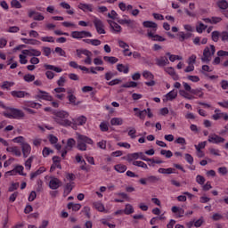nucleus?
I'll return each mask as SVG.
<instances>
[{"instance_id": "obj_1", "label": "nucleus", "mask_w": 228, "mask_h": 228, "mask_svg": "<svg viewBox=\"0 0 228 228\" xmlns=\"http://www.w3.org/2000/svg\"><path fill=\"white\" fill-rule=\"evenodd\" d=\"M54 121L56 124H59V126H62L63 127H74V123L67 119L69 118V112L59 110L54 112Z\"/></svg>"}, {"instance_id": "obj_2", "label": "nucleus", "mask_w": 228, "mask_h": 228, "mask_svg": "<svg viewBox=\"0 0 228 228\" xmlns=\"http://www.w3.org/2000/svg\"><path fill=\"white\" fill-rule=\"evenodd\" d=\"M8 110L7 112H4V117H6V118H14L15 120H22L26 117V114L22 110L7 107Z\"/></svg>"}, {"instance_id": "obj_3", "label": "nucleus", "mask_w": 228, "mask_h": 228, "mask_svg": "<svg viewBox=\"0 0 228 228\" xmlns=\"http://www.w3.org/2000/svg\"><path fill=\"white\" fill-rule=\"evenodd\" d=\"M86 144L94 145V140L86 135L78 134L77 149L82 151H86Z\"/></svg>"}, {"instance_id": "obj_4", "label": "nucleus", "mask_w": 228, "mask_h": 228, "mask_svg": "<svg viewBox=\"0 0 228 228\" xmlns=\"http://www.w3.org/2000/svg\"><path fill=\"white\" fill-rule=\"evenodd\" d=\"M216 53V49L215 48V45H210V46L205 47L203 51V58H201V61L204 63H209L211 61L212 56Z\"/></svg>"}, {"instance_id": "obj_5", "label": "nucleus", "mask_w": 228, "mask_h": 228, "mask_svg": "<svg viewBox=\"0 0 228 228\" xmlns=\"http://www.w3.org/2000/svg\"><path fill=\"white\" fill-rule=\"evenodd\" d=\"M71 38L75 40H82V38H92L93 35L90 31L82 30V31H72L70 34Z\"/></svg>"}, {"instance_id": "obj_6", "label": "nucleus", "mask_w": 228, "mask_h": 228, "mask_svg": "<svg viewBox=\"0 0 228 228\" xmlns=\"http://www.w3.org/2000/svg\"><path fill=\"white\" fill-rule=\"evenodd\" d=\"M93 24L98 35H106V30L104 29V22H102L101 19L94 17L93 20Z\"/></svg>"}, {"instance_id": "obj_7", "label": "nucleus", "mask_w": 228, "mask_h": 228, "mask_svg": "<svg viewBox=\"0 0 228 228\" xmlns=\"http://www.w3.org/2000/svg\"><path fill=\"white\" fill-rule=\"evenodd\" d=\"M208 142L209 143H215L216 145H218L219 143H224V142H225V139L216 134H210L208 135Z\"/></svg>"}, {"instance_id": "obj_8", "label": "nucleus", "mask_w": 228, "mask_h": 228, "mask_svg": "<svg viewBox=\"0 0 228 228\" xmlns=\"http://www.w3.org/2000/svg\"><path fill=\"white\" fill-rule=\"evenodd\" d=\"M61 184L62 183L61 182L60 179L54 176L50 177V181L48 184L50 190H58V188H61Z\"/></svg>"}, {"instance_id": "obj_9", "label": "nucleus", "mask_w": 228, "mask_h": 228, "mask_svg": "<svg viewBox=\"0 0 228 228\" xmlns=\"http://www.w3.org/2000/svg\"><path fill=\"white\" fill-rule=\"evenodd\" d=\"M147 37H148V38H151V40H153V42H165V40H167L165 37H163L158 34H154V32H152V30H151V29L147 30Z\"/></svg>"}, {"instance_id": "obj_10", "label": "nucleus", "mask_w": 228, "mask_h": 228, "mask_svg": "<svg viewBox=\"0 0 228 228\" xmlns=\"http://www.w3.org/2000/svg\"><path fill=\"white\" fill-rule=\"evenodd\" d=\"M158 181H159V177L156 176V175H150L146 178H141L139 180L140 184H142L143 186H146L147 183H158Z\"/></svg>"}, {"instance_id": "obj_11", "label": "nucleus", "mask_w": 228, "mask_h": 228, "mask_svg": "<svg viewBox=\"0 0 228 228\" xmlns=\"http://www.w3.org/2000/svg\"><path fill=\"white\" fill-rule=\"evenodd\" d=\"M22 54L25 56H34V58H37L38 56H42V52L37 49H28V50H22Z\"/></svg>"}, {"instance_id": "obj_12", "label": "nucleus", "mask_w": 228, "mask_h": 228, "mask_svg": "<svg viewBox=\"0 0 228 228\" xmlns=\"http://www.w3.org/2000/svg\"><path fill=\"white\" fill-rule=\"evenodd\" d=\"M11 95L14 99H24V97H30L29 93L26 91H12Z\"/></svg>"}, {"instance_id": "obj_13", "label": "nucleus", "mask_w": 228, "mask_h": 228, "mask_svg": "<svg viewBox=\"0 0 228 228\" xmlns=\"http://www.w3.org/2000/svg\"><path fill=\"white\" fill-rule=\"evenodd\" d=\"M37 99H42L43 101H53V96L45 91L37 90Z\"/></svg>"}, {"instance_id": "obj_14", "label": "nucleus", "mask_w": 228, "mask_h": 228, "mask_svg": "<svg viewBox=\"0 0 228 228\" xmlns=\"http://www.w3.org/2000/svg\"><path fill=\"white\" fill-rule=\"evenodd\" d=\"M118 45L121 47L123 50V54L124 56H133V53L129 52V45L123 40H118Z\"/></svg>"}, {"instance_id": "obj_15", "label": "nucleus", "mask_w": 228, "mask_h": 228, "mask_svg": "<svg viewBox=\"0 0 228 228\" xmlns=\"http://www.w3.org/2000/svg\"><path fill=\"white\" fill-rule=\"evenodd\" d=\"M165 72L171 76L174 81H179V75L175 73V69L173 67H167L164 69Z\"/></svg>"}, {"instance_id": "obj_16", "label": "nucleus", "mask_w": 228, "mask_h": 228, "mask_svg": "<svg viewBox=\"0 0 228 228\" xmlns=\"http://www.w3.org/2000/svg\"><path fill=\"white\" fill-rule=\"evenodd\" d=\"M156 61V65H158V67H167V65H168L170 63V61H168V58H167V56H160L159 58H157L155 60Z\"/></svg>"}, {"instance_id": "obj_17", "label": "nucleus", "mask_w": 228, "mask_h": 228, "mask_svg": "<svg viewBox=\"0 0 228 228\" xmlns=\"http://www.w3.org/2000/svg\"><path fill=\"white\" fill-rule=\"evenodd\" d=\"M28 17L33 18L34 20H44L45 19V17H44V14L36 11H29Z\"/></svg>"}, {"instance_id": "obj_18", "label": "nucleus", "mask_w": 228, "mask_h": 228, "mask_svg": "<svg viewBox=\"0 0 228 228\" xmlns=\"http://www.w3.org/2000/svg\"><path fill=\"white\" fill-rule=\"evenodd\" d=\"M7 152H12L17 158H20L22 156V151H20V148L17 146H10L6 148Z\"/></svg>"}, {"instance_id": "obj_19", "label": "nucleus", "mask_w": 228, "mask_h": 228, "mask_svg": "<svg viewBox=\"0 0 228 228\" xmlns=\"http://www.w3.org/2000/svg\"><path fill=\"white\" fill-rule=\"evenodd\" d=\"M78 8L79 10H82V12H84L85 13L90 12H94V4H83V3H80L78 4Z\"/></svg>"}, {"instance_id": "obj_20", "label": "nucleus", "mask_w": 228, "mask_h": 228, "mask_svg": "<svg viewBox=\"0 0 228 228\" xmlns=\"http://www.w3.org/2000/svg\"><path fill=\"white\" fill-rule=\"evenodd\" d=\"M22 108H34L35 110H40L42 104L31 101H27L23 102Z\"/></svg>"}, {"instance_id": "obj_21", "label": "nucleus", "mask_w": 228, "mask_h": 228, "mask_svg": "<svg viewBox=\"0 0 228 228\" xmlns=\"http://www.w3.org/2000/svg\"><path fill=\"white\" fill-rule=\"evenodd\" d=\"M21 151L23 158H28V156L31 154V145H29L28 142L21 144Z\"/></svg>"}, {"instance_id": "obj_22", "label": "nucleus", "mask_w": 228, "mask_h": 228, "mask_svg": "<svg viewBox=\"0 0 228 228\" xmlns=\"http://www.w3.org/2000/svg\"><path fill=\"white\" fill-rule=\"evenodd\" d=\"M143 28H151V32L156 33L158 31V24L154 21L146 20L142 22Z\"/></svg>"}, {"instance_id": "obj_23", "label": "nucleus", "mask_w": 228, "mask_h": 228, "mask_svg": "<svg viewBox=\"0 0 228 228\" xmlns=\"http://www.w3.org/2000/svg\"><path fill=\"white\" fill-rule=\"evenodd\" d=\"M86 117L79 116L78 118L73 119L72 124H74L73 127L76 126H85L86 124Z\"/></svg>"}, {"instance_id": "obj_24", "label": "nucleus", "mask_w": 228, "mask_h": 228, "mask_svg": "<svg viewBox=\"0 0 228 228\" xmlns=\"http://www.w3.org/2000/svg\"><path fill=\"white\" fill-rule=\"evenodd\" d=\"M164 97V102L174 101V99L177 98V91L175 89H173L172 91L167 93Z\"/></svg>"}, {"instance_id": "obj_25", "label": "nucleus", "mask_w": 228, "mask_h": 228, "mask_svg": "<svg viewBox=\"0 0 228 228\" xmlns=\"http://www.w3.org/2000/svg\"><path fill=\"white\" fill-rule=\"evenodd\" d=\"M134 111L135 112V117H138L141 120H145V117H147V109L140 110L138 108H134Z\"/></svg>"}, {"instance_id": "obj_26", "label": "nucleus", "mask_w": 228, "mask_h": 228, "mask_svg": "<svg viewBox=\"0 0 228 228\" xmlns=\"http://www.w3.org/2000/svg\"><path fill=\"white\" fill-rule=\"evenodd\" d=\"M213 120H220V118H224V120H228V114L227 112H219L216 114L212 115Z\"/></svg>"}, {"instance_id": "obj_27", "label": "nucleus", "mask_w": 228, "mask_h": 228, "mask_svg": "<svg viewBox=\"0 0 228 228\" xmlns=\"http://www.w3.org/2000/svg\"><path fill=\"white\" fill-rule=\"evenodd\" d=\"M171 211L176 215L177 218H182V216L184 215V209L179 207H172Z\"/></svg>"}, {"instance_id": "obj_28", "label": "nucleus", "mask_w": 228, "mask_h": 228, "mask_svg": "<svg viewBox=\"0 0 228 228\" xmlns=\"http://www.w3.org/2000/svg\"><path fill=\"white\" fill-rule=\"evenodd\" d=\"M72 190H74V182H70L66 183L65 187H64V197H67V195H69Z\"/></svg>"}, {"instance_id": "obj_29", "label": "nucleus", "mask_w": 228, "mask_h": 228, "mask_svg": "<svg viewBox=\"0 0 228 228\" xmlns=\"http://www.w3.org/2000/svg\"><path fill=\"white\" fill-rule=\"evenodd\" d=\"M109 24L110 25V28L114 33H120L122 31V27L118 25L117 22L109 21Z\"/></svg>"}, {"instance_id": "obj_30", "label": "nucleus", "mask_w": 228, "mask_h": 228, "mask_svg": "<svg viewBox=\"0 0 228 228\" xmlns=\"http://www.w3.org/2000/svg\"><path fill=\"white\" fill-rule=\"evenodd\" d=\"M23 44H27L28 45H40V41L37 39H28V38H21Z\"/></svg>"}, {"instance_id": "obj_31", "label": "nucleus", "mask_w": 228, "mask_h": 228, "mask_svg": "<svg viewBox=\"0 0 228 228\" xmlns=\"http://www.w3.org/2000/svg\"><path fill=\"white\" fill-rule=\"evenodd\" d=\"M44 67L45 70H53V72H57L58 74H60V72H63V69L61 68H58L54 65L45 64Z\"/></svg>"}, {"instance_id": "obj_32", "label": "nucleus", "mask_w": 228, "mask_h": 228, "mask_svg": "<svg viewBox=\"0 0 228 228\" xmlns=\"http://www.w3.org/2000/svg\"><path fill=\"white\" fill-rule=\"evenodd\" d=\"M75 159H76L77 163L82 164V166L80 167L81 170H86V161H85V159H83V157H81V155L77 154L75 157Z\"/></svg>"}, {"instance_id": "obj_33", "label": "nucleus", "mask_w": 228, "mask_h": 228, "mask_svg": "<svg viewBox=\"0 0 228 228\" xmlns=\"http://www.w3.org/2000/svg\"><path fill=\"white\" fill-rule=\"evenodd\" d=\"M60 6H61V8H64V10H67L68 15H74V9H70V4H69L68 3L62 2L60 4Z\"/></svg>"}, {"instance_id": "obj_34", "label": "nucleus", "mask_w": 228, "mask_h": 228, "mask_svg": "<svg viewBox=\"0 0 228 228\" xmlns=\"http://www.w3.org/2000/svg\"><path fill=\"white\" fill-rule=\"evenodd\" d=\"M134 159H140V152L129 153L126 155V161L131 163Z\"/></svg>"}, {"instance_id": "obj_35", "label": "nucleus", "mask_w": 228, "mask_h": 228, "mask_svg": "<svg viewBox=\"0 0 228 228\" xmlns=\"http://www.w3.org/2000/svg\"><path fill=\"white\" fill-rule=\"evenodd\" d=\"M179 41L184 42L185 40H188V38H191V33H184L183 31L178 33Z\"/></svg>"}, {"instance_id": "obj_36", "label": "nucleus", "mask_w": 228, "mask_h": 228, "mask_svg": "<svg viewBox=\"0 0 228 228\" xmlns=\"http://www.w3.org/2000/svg\"><path fill=\"white\" fill-rule=\"evenodd\" d=\"M114 170H116V172H118V174H124V172L127 170V166L123 164H117L116 166H114Z\"/></svg>"}, {"instance_id": "obj_37", "label": "nucleus", "mask_w": 228, "mask_h": 228, "mask_svg": "<svg viewBox=\"0 0 228 228\" xmlns=\"http://www.w3.org/2000/svg\"><path fill=\"white\" fill-rule=\"evenodd\" d=\"M117 70L118 72H123V74H129V66H126L124 64H118Z\"/></svg>"}, {"instance_id": "obj_38", "label": "nucleus", "mask_w": 228, "mask_h": 228, "mask_svg": "<svg viewBox=\"0 0 228 228\" xmlns=\"http://www.w3.org/2000/svg\"><path fill=\"white\" fill-rule=\"evenodd\" d=\"M124 124V118H112L110 119V125L112 126H122Z\"/></svg>"}, {"instance_id": "obj_39", "label": "nucleus", "mask_w": 228, "mask_h": 228, "mask_svg": "<svg viewBox=\"0 0 228 228\" xmlns=\"http://www.w3.org/2000/svg\"><path fill=\"white\" fill-rule=\"evenodd\" d=\"M85 56H86V58L84 60V63L86 65H92V56H94V53L87 50V53H86Z\"/></svg>"}, {"instance_id": "obj_40", "label": "nucleus", "mask_w": 228, "mask_h": 228, "mask_svg": "<svg viewBox=\"0 0 228 228\" xmlns=\"http://www.w3.org/2000/svg\"><path fill=\"white\" fill-rule=\"evenodd\" d=\"M206 29H208V25H204V23H202L201 21H200L196 26L197 33L202 34L204 33V31H206Z\"/></svg>"}, {"instance_id": "obj_41", "label": "nucleus", "mask_w": 228, "mask_h": 228, "mask_svg": "<svg viewBox=\"0 0 228 228\" xmlns=\"http://www.w3.org/2000/svg\"><path fill=\"white\" fill-rule=\"evenodd\" d=\"M68 209H72V211H79L81 209V204L69 202L68 204Z\"/></svg>"}, {"instance_id": "obj_42", "label": "nucleus", "mask_w": 228, "mask_h": 228, "mask_svg": "<svg viewBox=\"0 0 228 228\" xmlns=\"http://www.w3.org/2000/svg\"><path fill=\"white\" fill-rule=\"evenodd\" d=\"M100 131L102 133H108L110 131V123L103 121L100 124Z\"/></svg>"}, {"instance_id": "obj_43", "label": "nucleus", "mask_w": 228, "mask_h": 228, "mask_svg": "<svg viewBox=\"0 0 228 228\" xmlns=\"http://www.w3.org/2000/svg\"><path fill=\"white\" fill-rule=\"evenodd\" d=\"M175 143L182 145V149L184 151L186 149V139L184 137H178L175 140Z\"/></svg>"}, {"instance_id": "obj_44", "label": "nucleus", "mask_w": 228, "mask_h": 228, "mask_svg": "<svg viewBox=\"0 0 228 228\" xmlns=\"http://www.w3.org/2000/svg\"><path fill=\"white\" fill-rule=\"evenodd\" d=\"M180 95L182 97H184V99H188V101H191L195 99V96H193L192 94H190L188 91H184V90H180Z\"/></svg>"}, {"instance_id": "obj_45", "label": "nucleus", "mask_w": 228, "mask_h": 228, "mask_svg": "<svg viewBox=\"0 0 228 228\" xmlns=\"http://www.w3.org/2000/svg\"><path fill=\"white\" fill-rule=\"evenodd\" d=\"M74 145H76V140H74V138H69L67 141L65 149H67V151H72Z\"/></svg>"}, {"instance_id": "obj_46", "label": "nucleus", "mask_w": 228, "mask_h": 228, "mask_svg": "<svg viewBox=\"0 0 228 228\" xmlns=\"http://www.w3.org/2000/svg\"><path fill=\"white\" fill-rule=\"evenodd\" d=\"M14 86H15L14 82L4 81L1 86V88L2 90H10V88Z\"/></svg>"}, {"instance_id": "obj_47", "label": "nucleus", "mask_w": 228, "mask_h": 228, "mask_svg": "<svg viewBox=\"0 0 228 228\" xmlns=\"http://www.w3.org/2000/svg\"><path fill=\"white\" fill-rule=\"evenodd\" d=\"M104 61H107L108 63H111V65H114V63H118V58L113 57V56H104L103 57Z\"/></svg>"}, {"instance_id": "obj_48", "label": "nucleus", "mask_w": 228, "mask_h": 228, "mask_svg": "<svg viewBox=\"0 0 228 228\" xmlns=\"http://www.w3.org/2000/svg\"><path fill=\"white\" fill-rule=\"evenodd\" d=\"M191 95H196L200 99H202L204 97V93L202 92V88L200 89H192Z\"/></svg>"}, {"instance_id": "obj_49", "label": "nucleus", "mask_w": 228, "mask_h": 228, "mask_svg": "<svg viewBox=\"0 0 228 228\" xmlns=\"http://www.w3.org/2000/svg\"><path fill=\"white\" fill-rule=\"evenodd\" d=\"M217 6H218V8H220V10H227L228 3L226 0H218Z\"/></svg>"}, {"instance_id": "obj_50", "label": "nucleus", "mask_w": 228, "mask_h": 228, "mask_svg": "<svg viewBox=\"0 0 228 228\" xmlns=\"http://www.w3.org/2000/svg\"><path fill=\"white\" fill-rule=\"evenodd\" d=\"M125 215H133L134 213V208H133V205L126 204L124 209Z\"/></svg>"}, {"instance_id": "obj_51", "label": "nucleus", "mask_w": 228, "mask_h": 228, "mask_svg": "<svg viewBox=\"0 0 228 228\" xmlns=\"http://www.w3.org/2000/svg\"><path fill=\"white\" fill-rule=\"evenodd\" d=\"M159 174H175V172H174V168L172 167H168V168H163L160 167L158 169Z\"/></svg>"}, {"instance_id": "obj_52", "label": "nucleus", "mask_w": 228, "mask_h": 228, "mask_svg": "<svg viewBox=\"0 0 228 228\" xmlns=\"http://www.w3.org/2000/svg\"><path fill=\"white\" fill-rule=\"evenodd\" d=\"M13 143H20V147L23 143H26V139L24 136H18L12 139Z\"/></svg>"}, {"instance_id": "obj_53", "label": "nucleus", "mask_w": 228, "mask_h": 228, "mask_svg": "<svg viewBox=\"0 0 228 228\" xmlns=\"http://www.w3.org/2000/svg\"><path fill=\"white\" fill-rule=\"evenodd\" d=\"M138 86V83L134 81H130L122 86L123 88H136Z\"/></svg>"}, {"instance_id": "obj_54", "label": "nucleus", "mask_w": 228, "mask_h": 228, "mask_svg": "<svg viewBox=\"0 0 228 228\" xmlns=\"http://www.w3.org/2000/svg\"><path fill=\"white\" fill-rule=\"evenodd\" d=\"M133 165L134 167H140L141 168H145V169L149 168V167L145 164V162L140 161V160L134 161Z\"/></svg>"}, {"instance_id": "obj_55", "label": "nucleus", "mask_w": 228, "mask_h": 228, "mask_svg": "<svg viewBox=\"0 0 228 228\" xmlns=\"http://www.w3.org/2000/svg\"><path fill=\"white\" fill-rule=\"evenodd\" d=\"M142 77H144V79H154V75L149 70H144L142 72Z\"/></svg>"}, {"instance_id": "obj_56", "label": "nucleus", "mask_w": 228, "mask_h": 228, "mask_svg": "<svg viewBox=\"0 0 228 228\" xmlns=\"http://www.w3.org/2000/svg\"><path fill=\"white\" fill-rule=\"evenodd\" d=\"M23 79L26 81V83H33V81H35V75L26 74L23 77Z\"/></svg>"}, {"instance_id": "obj_57", "label": "nucleus", "mask_w": 228, "mask_h": 228, "mask_svg": "<svg viewBox=\"0 0 228 228\" xmlns=\"http://www.w3.org/2000/svg\"><path fill=\"white\" fill-rule=\"evenodd\" d=\"M160 154L161 156H165L167 159L172 158V156H174V153H172V151L170 150H161L160 151Z\"/></svg>"}, {"instance_id": "obj_58", "label": "nucleus", "mask_w": 228, "mask_h": 228, "mask_svg": "<svg viewBox=\"0 0 228 228\" xmlns=\"http://www.w3.org/2000/svg\"><path fill=\"white\" fill-rule=\"evenodd\" d=\"M211 37L213 42H218V40L220 39V32L218 30L213 31L211 34Z\"/></svg>"}, {"instance_id": "obj_59", "label": "nucleus", "mask_w": 228, "mask_h": 228, "mask_svg": "<svg viewBox=\"0 0 228 228\" xmlns=\"http://www.w3.org/2000/svg\"><path fill=\"white\" fill-rule=\"evenodd\" d=\"M94 207L95 208V209H97V211H100L101 213L104 212V205L101 202H94Z\"/></svg>"}, {"instance_id": "obj_60", "label": "nucleus", "mask_w": 228, "mask_h": 228, "mask_svg": "<svg viewBox=\"0 0 228 228\" xmlns=\"http://www.w3.org/2000/svg\"><path fill=\"white\" fill-rule=\"evenodd\" d=\"M11 6L12 8H16L18 10L22 8V4H20V2H19V0H12Z\"/></svg>"}, {"instance_id": "obj_61", "label": "nucleus", "mask_w": 228, "mask_h": 228, "mask_svg": "<svg viewBox=\"0 0 228 228\" xmlns=\"http://www.w3.org/2000/svg\"><path fill=\"white\" fill-rule=\"evenodd\" d=\"M67 99H68L69 104H73L74 106H77V103H76V101L77 98H76V95H74V94L68 95Z\"/></svg>"}, {"instance_id": "obj_62", "label": "nucleus", "mask_w": 228, "mask_h": 228, "mask_svg": "<svg viewBox=\"0 0 228 228\" xmlns=\"http://www.w3.org/2000/svg\"><path fill=\"white\" fill-rule=\"evenodd\" d=\"M31 163H33V157H29L25 161V168H26V170H31Z\"/></svg>"}, {"instance_id": "obj_63", "label": "nucleus", "mask_w": 228, "mask_h": 228, "mask_svg": "<svg viewBox=\"0 0 228 228\" xmlns=\"http://www.w3.org/2000/svg\"><path fill=\"white\" fill-rule=\"evenodd\" d=\"M220 38L222 42L225 44V42H228V32L227 31H223L220 33Z\"/></svg>"}, {"instance_id": "obj_64", "label": "nucleus", "mask_w": 228, "mask_h": 228, "mask_svg": "<svg viewBox=\"0 0 228 228\" xmlns=\"http://www.w3.org/2000/svg\"><path fill=\"white\" fill-rule=\"evenodd\" d=\"M42 42H49L50 44H54V37H41Z\"/></svg>"}]
</instances>
